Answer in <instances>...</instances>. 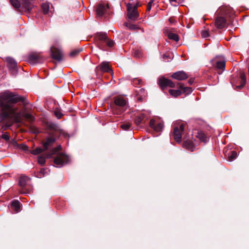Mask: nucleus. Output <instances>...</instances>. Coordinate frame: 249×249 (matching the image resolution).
Segmentation results:
<instances>
[{"instance_id":"nucleus-1","label":"nucleus","mask_w":249,"mask_h":249,"mask_svg":"<svg viewBox=\"0 0 249 249\" xmlns=\"http://www.w3.org/2000/svg\"><path fill=\"white\" fill-rule=\"evenodd\" d=\"M25 97L8 90L0 93V108L2 111L0 123L3 130L10 127L14 122H20L22 118L30 122L34 121V118L30 113L23 110L18 112V107L13 105L18 102H21L25 106Z\"/></svg>"},{"instance_id":"nucleus-2","label":"nucleus","mask_w":249,"mask_h":249,"mask_svg":"<svg viewBox=\"0 0 249 249\" xmlns=\"http://www.w3.org/2000/svg\"><path fill=\"white\" fill-rule=\"evenodd\" d=\"M61 149V146L59 145L53 149L46 155L47 158H51L53 155H56L54 159L53 162L57 167H62L68 163L70 160L69 157L67 155L59 152Z\"/></svg>"},{"instance_id":"nucleus-3","label":"nucleus","mask_w":249,"mask_h":249,"mask_svg":"<svg viewBox=\"0 0 249 249\" xmlns=\"http://www.w3.org/2000/svg\"><path fill=\"white\" fill-rule=\"evenodd\" d=\"M96 38L97 46L101 50H107V47H112L114 45L113 41L108 38L106 33H98Z\"/></svg>"},{"instance_id":"nucleus-4","label":"nucleus","mask_w":249,"mask_h":249,"mask_svg":"<svg viewBox=\"0 0 249 249\" xmlns=\"http://www.w3.org/2000/svg\"><path fill=\"white\" fill-rule=\"evenodd\" d=\"M174 125L173 133L174 139L177 142H180L181 141L185 124L181 121H178L175 123Z\"/></svg>"},{"instance_id":"nucleus-5","label":"nucleus","mask_w":249,"mask_h":249,"mask_svg":"<svg viewBox=\"0 0 249 249\" xmlns=\"http://www.w3.org/2000/svg\"><path fill=\"white\" fill-rule=\"evenodd\" d=\"M114 104L113 107L114 114H118L124 111L126 105L125 100L121 97L116 98L114 100Z\"/></svg>"},{"instance_id":"nucleus-6","label":"nucleus","mask_w":249,"mask_h":249,"mask_svg":"<svg viewBox=\"0 0 249 249\" xmlns=\"http://www.w3.org/2000/svg\"><path fill=\"white\" fill-rule=\"evenodd\" d=\"M226 61L224 57H218L212 60V64L217 70L220 74L225 70Z\"/></svg>"},{"instance_id":"nucleus-7","label":"nucleus","mask_w":249,"mask_h":249,"mask_svg":"<svg viewBox=\"0 0 249 249\" xmlns=\"http://www.w3.org/2000/svg\"><path fill=\"white\" fill-rule=\"evenodd\" d=\"M177 87L181 89L182 91L179 89H169V94L175 97L181 95L182 92L190 93L192 91L191 88L185 87L183 84L181 83H178L177 84Z\"/></svg>"},{"instance_id":"nucleus-8","label":"nucleus","mask_w":249,"mask_h":249,"mask_svg":"<svg viewBox=\"0 0 249 249\" xmlns=\"http://www.w3.org/2000/svg\"><path fill=\"white\" fill-rule=\"evenodd\" d=\"M127 17L132 20H135L138 19L139 14L137 11V7L136 6H133L131 4H128L127 5Z\"/></svg>"},{"instance_id":"nucleus-9","label":"nucleus","mask_w":249,"mask_h":249,"mask_svg":"<svg viewBox=\"0 0 249 249\" xmlns=\"http://www.w3.org/2000/svg\"><path fill=\"white\" fill-rule=\"evenodd\" d=\"M30 178L26 176H21L19 179L18 184L21 189L20 193L23 194H28L30 193V191L25 189L27 184L29 182Z\"/></svg>"},{"instance_id":"nucleus-10","label":"nucleus","mask_w":249,"mask_h":249,"mask_svg":"<svg viewBox=\"0 0 249 249\" xmlns=\"http://www.w3.org/2000/svg\"><path fill=\"white\" fill-rule=\"evenodd\" d=\"M159 84L161 88L163 90L165 88H174L175 84L171 80L165 78H160L159 79Z\"/></svg>"},{"instance_id":"nucleus-11","label":"nucleus","mask_w":249,"mask_h":249,"mask_svg":"<svg viewBox=\"0 0 249 249\" xmlns=\"http://www.w3.org/2000/svg\"><path fill=\"white\" fill-rule=\"evenodd\" d=\"M52 57L55 60L60 61L62 59V53L61 51L54 47L51 48Z\"/></svg>"},{"instance_id":"nucleus-12","label":"nucleus","mask_w":249,"mask_h":249,"mask_svg":"<svg viewBox=\"0 0 249 249\" xmlns=\"http://www.w3.org/2000/svg\"><path fill=\"white\" fill-rule=\"evenodd\" d=\"M149 125L155 131L160 132L162 130L163 124L161 122L151 120L149 122Z\"/></svg>"},{"instance_id":"nucleus-13","label":"nucleus","mask_w":249,"mask_h":249,"mask_svg":"<svg viewBox=\"0 0 249 249\" xmlns=\"http://www.w3.org/2000/svg\"><path fill=\"white\" fill-rule=\"evenodd\" d=\"M226 20L223 17H217L215 20V25L218 29H222L226 26Z\"/></svg>"},{"instance_id":"nucleus-14","label":"nucleus","mask_w":249,"mask_h":249,"mask_svg":"<svg viewBox=\"0 0 249 249\" xmlns=\"http://www.w3.org/2000/svg\"><path fill=\"white\" fill-rule=\"evenodd\" d=\"M171 77L178 80H183L188 77V75L183 71H178L172 74Z\"/></svg>"},{"instance_id":"nucleus-15","label":"nucleus","mask_w":249,"mask_h":249,"mask_svg":"<svg viewBox=\"0 0 249 249\" xmlns=\"http://www.w3.org/2000/svg\"><path fill=\"white\" fill-rule=\"evenodd\" d=\"M55 138L54 136L47 137L46 139V141L43 143L44 150H47L49 147L52 146L53 144L55 142Z\"/></svg>"},{"instance_id":"nucleus-16","label":"nucleus","mask_w":249,"mask_h":249,"mask_svg":"<svg viewBox=\"0 0 249 249\" xmlns=\"http://www.w3.org/2000/svg\"><path fill=\"white\" fill-rule=\"evenodd\" d=\"M108 7L102 4L98 5L96 8V15L98 17H102L106 12Z\"/></svg>"},{"instance_id":"nucleus-17","label":"nucleus","mask_w":249,"mask_h":249,"mask_svg":"<svg viewBox=\"0 0 249 249\" xmlns=\"http://www.w3.org/2000/svg\"><path fill=\"white\" fill-rule=\"evenodd\" d=\"M147 119V117L146 116L144 113H141L136 117L135 123L136 125H139L141 124H144Z\"/></svg>"},{"instance_id":"nucleus-18","label":"nucleus","mask_w":249,"mask_h":249,"mask_svg":"<svg viewBox=\"0 0 249 249\" xmlns=\"http://www.w3.org/2000/svg\"><path fill=\"white\" fill-rule=\"evenodd\" d=\"M32 4L30 0H22L21 7L25 11H30L32 9Z\"/></svg>"},{"instance_id":"nucleus-19","label":"nucleus","mask_w":249,"mask_h":249,"mask_svg":"<svg viewBox=\"0 0 249 249\" xmlns=\"http://www.w3.org/2000/svg\"><path fill=\"white\" fill-rule=\"evenodd\" d=\"M21 204L18 200L13 201L11 204V208L15 213H17L21 210Z\"/></svg>"},{"instance_id":"nucleus-20","label":"nucleus","mask_w":249,"mask_h":249,"mask_svg":"<svg viewBox=\"0 0 249 249\" xmlns=\"http://www.w3.org/2000/svg\"><path fill=\"white\" fill-rule=\"evenodd\" d=\"M99 67L103 72H107L113 74L112 70L110 69L109 64L107 62H103L99 66Z\"/></svg>"},{"instance_id":"nucleus-21","label":"nucleus","mask_w":249,"mask_h":249,"mask_svg":"<svg viewBox=\"0 0 249 249\" xmlns=\"http://www.w3.org/2000/svg\"><path fill=\"white\" fill-rule=\"evenodd\" d=\"M6 61L7 63L8 66L10 69L15 70L16 68L17 63L13 58L10 57H6Z\"/></svg>"},{"instance_id":"nucleus-22","label":"nucleus","mask_w":249,"mask_h":249,"mask_svg":"<svg viewBox=\"0 0 249 249\" xmlns=\"http://www.w3.org/2000/svg\"><path fill=\"white\" fill-rule=\"evenodd\" d=\"M40 56L36 53H32L29 56V60L33 63H38L40 61Z\"/></svg>"},{"instance_id":"nucleus-23","label":"nucleus","mask_w":249,"mask_h":249,"mask_svg":"<svg viewBox=\"0 0 249 249\" xmlns=\"http://www.w3.org/2000/svg\"><path fill=\"white\" fill-rule=\"evenodd\" d=\"M183 145L186 149L190 150L191 151H194V147L193 146V143L191 141H186L184 142Z\"/></svg>"},{"instance_id":"nucleus-24","label":"nucleus","mask_w":249,"mask_h":249,"mask_svg":"<svg viewBox=\"0 0 249 249\" xmlns=\"http://www.w3.org/2000/svg\"><path fill=\"white\" fill-rule=\"evenodd\" d=\"M10 2L18 10L21 7V3L18 0H10Z\"/></svg>"},{"instance_id":"nucleus-25","label":"nucleus","mask_w":249,"mask_h":249,"mask_svg":"<svg viewBox=\"0 0 249 249\" xmlns=\"http://www.w3.org/2000/svg\"><path fill=\"white\" fill-rule=\"evenodd\" d=\"M168 38L174 41H178L179 40L178 36L177 34L169 32L167 34Z\"/></svg>"},{"instance_id":"nucleus-26","label":"nucleus","mask_w":249,"mask_h":249,"mask_svg":"<svg viewBox=\"0 0 249 249\" xmlns=\"http://www.w3.org/2000/svg\"><path fill=\"white\" fill-rule=\"evenodd\" d=\"M237 157V153L235 151H232L229 153L228 160L230 161H232L236 159Z\"/></svg>"},{"instance_id":"nucleus-27","label":"nucleus","mask_w":249,"mask_h":249,"mask_svg":"<svg viewBox=\"0 0 249 249\" xmlns=\"http://www.w3.org/2000/svg\"><path fill=\"white\" fill-rule=\"evenodd\" d=\"M131 123L130 122H125L121 125V127L124 130H128L131 127Z\"/></svg>"},{"instance_id":"nucleus-28","label":"nucleus","mask_w":249,"mask_h":249,"mask_svg":"<svg viewBox=\"0 0 249 249\" xmlns=\"http://www.w3.org/2000/svg\"><path fill=\"white\" fill-rule=\"evenodd\" d=\"M41 8L44 14H47L49 12L50 5L48 3H43L41 5Z\"/></svg>"},{"instance_id":"nucleus-29","label":"nucleus","mask_w":249,"mask_h":249,"mask_svg":"<svg viewBox=\"0 0 249 249\" xmlns=\"http://www.w3.org/2000/svg\"><path fill=\"white\" fill-rule=\"evenodd\" d=\"M197 137L202 142H206L207 141V137L205 136V135L204 134H203L201 132L198 133Z\"/></svg>"},{"instance_id":"nucleus-30","label":"nucleus","mask_w":249,"mask_h":249,"mask_svg":"<svg viewBox=\"0 0 249 249\" xmlns=\"http://www.w3.org/2000/svg\"><path fill=\"white\" fill-rule=\"evenodd\" d=\"M45 150H44V149H43L40 147H37L36 149L32 150L31 152L33 155H37L38 154L41 153V152Z\"/></svg>"},{"instance_id":"nucleus-31","label":"nucleus","mask_w":249,"mask_h":249,"mask_svg":"<svg viewBox=\"0 0 249 249\" xmlns=\"http://www.w3.org/2000/svg\"><path fill=\"white\" fill-rule=\"evenodd\" d=\"M240 80H241V87H243L245 85L246 82V76L244 73L241 74Z\"/></svg>"},{"instance_id":"nucleus-32","label":"nucleus","mask_w":249,"mask_h":249,"mask_svg":"<svg viewBox=\"0 0 249 249\" xmlns=\"http://www.w3.org/2000/svg\"><path fill=\"white\" fill-rule=\"evenodd\" d=\"M131 82L134 86H137V85H141L142 81L141 79L138 78H134Z\"/></svg>"},{"instance_id":"nucleus-33","label":"nucleus","mask_w":249,"mask_h":249,"mask_svg":"<svg viewBox=\"0 0 249 249\" xmlns=\"http://www.w3.org/2000/svg\"><path fill=\"white\" fill-rule=\"evenodd\" d=\"M46 162V158L44 156H40L38 158V162L41 165H44Z\"/></svg>"},{"instance_id":"nucleus-34","label":"nucleus","mask_w":249,"mask_h":249,"mask_svg":"<svg viewBox=\"0 0 249 249\" xmlns=\"http://www.w3.org/2000/svg\"><path fill=\"white\" fill-rule=\"evenodd\" d=\"M125 26L130 30H135L137 29L136 25L131 24L130 23H126Z\"/></svg>"},{"instance_id":"nucleus-35","label":"nucleus","mask_w":249,"mask_h":249,"mask_svg":"<svg viewBox=\"0 0 249 249\" xmlns=\"http://www.w3.org/2000/svg\"><path fill=\"white\" fill-rule=\"evenodd\" d=\"M173 56L172 55H166L164 54L163 56V59L164 61H170L172 59Z\"/></svg>"},{"instance_id":"nucleus-36","label":"nucleus","mask_w":249,"mask_h":249,"mask_svg":"<svg viewBox=\"0 0 249 249\" xmlns=\"http://www.w3.org/2000/svg\"><path fill=\"white\" fill-rule=\"evenodd\" d=\"M80 52V50H77V49L74 50L71 52L70 55L71 57H75L77 55H78V54Z\"/></svg>"},{"instance_id":"nucleus-37","label":"nucleus","mask_w":249,"mask_h":249,"mask_svg":"<svg viewBox=\"0 0 249 249\" xmlns=\"http://www.w3.org/2000/svg\"><path fill=\"white\" fill-rule=\"evenodd\" d=\"M1 138L5 141H8L10 139V136L7 132L3 133L2 134Z\"/></svg>"},{"instance_id":"nucleus-38","label":"nucleus","mask_w":249,"mask_h":249,"mask_svg":"<svg viewBox=\"0 0 249 249\" xmlns=\"http://www.w3.org/2000/svg\"><path fill=\"white\" fill-rule=\"evenodd\" d=\"M153 0H150L147 5V10L150 11L151 9L152 5L153 3Z\"/></svg>"},{"instance_id":"nucleus-39","label":"nucleus","mask_w":249,"mask_h":249,"mask_svg":"<svg viewBox=\"0 0 249 249\" xmlns=\"http://www.w3.org/2000/svg\"><path fill=\"white\" fill-rule=\"evenodd\" d=\"M201 36L203 38H206L209 36V32L207 31H203L201 32Z\"/></svg>"},{"instance_id":"nucleus-40","label":"nucleus","mask_w":249,"mask_h":249,"mask_svg":"<svg viewBox=\"0 0 249 249\" xmlns=\"http://www.w3.org/2000/svg\"><path fill=\"white\" fill-rule=\"evenodd\" d=\"M225 10V7H221L219 8L218 10L217 11V14H219L220 13H224Z\"/></svg>"},{"instance_id":"nucleus-41","label":"nucleus","mask_w":249,"mask_h":249,"mask_svg":"<svg viewBox=\"0 0 249 249\" xmlns=\"http://www.w3.org/2000/svg\"><path fill=\"white\" fill-rule=\"evenodd\" d=\"M44 171H45V170L44 169H41V171H40V173L36 175V177L37 178H41L42 176L40 174H43L44 173Z\"/></svg>"},{"instance_id":"nucleus-42","label":"nucleus","mask_w":249,"mask_h":249,"mask_svg":"<svg viewBox=\"0 0 249 249\" xmlns=\"http://www.w3.org/2000/svg\"><path fill=\"white\" fill-rule=\"evenodd\" d=\"M55 115L56 116V117L59 119L61 117L62 114L61 113H59V112H55Z\"/></svg>"},{"instance_id":"nucleus-43","label":"nucleus","mask_w":249,"mask_h":249,"mask_svg":"<svg viewBox=\"0 0 249 249\" xmlns=\"http://www.w3.org/2000/svg\"><path fill=\"white\" fill-rule=\"evenodd\" d=\"M194 79L191 78L189 80L188 82H189V83L190 85H192L194 83Z\"/></svg>"},{"instance_id":"nucleus-44","label":"nucleus","mask_w":249,"mask_h":249,"mask_svg":"<svg viewBox=\"0 0 249 249\" xmlns=\"http://www.w3.org/2000/svg\"><path fill=\"white\" fill-rule=\"evenodd\" d=\"M177 0H170L171 2H176Z\"/></svg>"},{"instance_id":"nucleus-45","label":"nucleus","mask_w":249,"mask_h":249,"mask_svg":"<svg viewBox=\"0 0 249 249\" xmlns=\"http://www.w3.org/2000/svg\"><path fill=\"white\" fill-rule=\"evenodd\" d=\"M136 57H139L140 56L138 54H135Z\"/></svg>"},{"instance_id":"nucleus-46","label":"nucleus","mask_w":249,"mask_h":249,"mask_svg":"<svg viewBox=\"0 0 249 249\" xmlns=\"http://www.w3.org/2000/svg\"><path fill=\"white\" fill-rule=\"evenodd\" d=\"M169 20H170V21L171 22H172L173 21V20H172V19H171V18H170V19H169Z\"/></svg>"},{"instance_id":"nucleus-47","label":"nucleus","mask_w":249,"mask_h":249,"mask_svg":"<svg viewBox=\"0 0 249 249\" xmlns=\"http://www.w3.org/2000/svg\"><path fill=\"white\" fill-rule=\"evenodd\" d=\"M169 20H170V21L171 22H172L173 21V20H172V19H171V18H170V19H169Z\"/></svg>"}]
</instances>
